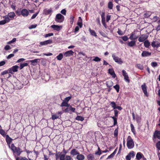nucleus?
Masks as SVG:
<instances>
[{"label":"nucleus","instance_id":"nucleus-1","mask_svg":"<svg viewBox=\"0 0 160 160\" xmlns=\"http://www.w3.org/2000/svg\"><path fill=\"white\" fill-rule=\"evenodd\" d=\"M11 148L14 153H16L18 156H19L22 152V151L19 147H17L13 144L11 145Z\"/></svg>","mask_w":160,"mask_h":160},{"label":"nucleus","instance_id":"nucleus-2","mask_svg":"<svg viewBox=\"0 0 160 160\" xmlns=\"http://www.w3.org/2000/svg\"><path fill=\"white\" fill-rule=\"evenodd\" d=\"M127 144L128 149L132 148L134 147V144L133 140L130 136H129L128 138Z\"/></svg>","mask_w":160,"mask_h":160},{"label":"nucleus","instance_id":"nucleus-3","mask_svg":"<svg viewBox=\"0 0 160 160\" xmlns=\"http://www.w3.org/2000/svg\"><path fill=\"white\" fill-rule=\"evenodd\" d=\"M64 20V17L61 14H57L56 17L55 21L58 22H62Z\"/></svg>","mask_w":160,"mask_h":160},{"label":"nucleus","instance_id":"nucleus-4","mask_svg":"<svg viewBox=\"0 0 160 160\" xmlns=\"http://www.w3.org/2000/svg\"><path fill=\"white\" fill-rule=\"evenodd\" d=\"M112 57L114 61L119 64H122L123 63V61L122 60L121 58L118 57L116 56L114 54L112 55Z\"/></svg>","mask_w":160,"mask_h":160},{"label":"nucleus","instance_id":"nucleus-5","mask_svg":"<svg viewBox=\"0 0 160 160\" xmlns=\"http://www.w3.org/2000/svg\"><path fill=\"white\" fill-rule=\"evenodd\" d=\"M148 36L145 34H142L138 39V40L140 42H144L147 39Z\"/></svg>","mask_w":160,"mask_h":160},{"label":"nucleus","instance_id":"nucleus-6","mask_svg":"<svg viewBox=\"0 0 160 160\" xmlns=\"http://www.w3.org/2000/svg\"><path fill=\"white\" fill-rule=\"evenodd\" d=\"M122 73L123 76L124 77V79L125 81L128 83L129 82L130 80L129 79L128 73L126 72V71L124 70H123L122 71Z\"/></svg>","mask_w":160,"mask_h":160},{"label":"nucleus","instance_id":"nucleus-7","mask_svg":"<svg viewBox=\"0 0 160 160\" xmlns=\"http://www.w3.org/2000/svg\"><path fill=\"white\" fill-rule=\"evenodd\" d=\"M142 89L145 95L148 97V94L147 91V88L145 83H144L141 86Z\"/></svg>","mask_w":160,"mask_h":160},{"label":"nucleus","instance_id":"nucleus-8","mask_svg":"<svg viewBox=\"0 0 160 160\" xmlns=\"http://www.w3.org/2000/svg\"><path fill=\"white\" fill-rule=\"evenodd\" d=\"M21 13L23 17H26L28 15L29 12L27 9H23L21 11Z\"/></svg>","mask_w":160,"mask_h":160},{"label":"nucleus","instance_id":"nucleus-9","mask_svg":"<svg viewBox=\"0 0 160 160\" xmlns=\"http://www.w3.org/2000/svg\"><path fill=\"white\" fill-rule=\"evenodd\" d=\"M52 40L51 39H49L46 41H45L43 42H40V45L42 46L48 45V44H50L52 43Z\"/></svg>","mask_w":160,"mask_h":160},{"label":"nucleus","instance_id":"nucleus-10","mask_svg":"<svg viewBox=\"0 0 160 160\" xmlns=\"http://www.w3.org/2000/svg\"><path fill=\"white\" fill-rule=\"evenodd\" d=\"M51 27L54 30L57 31H60L62 28L61 26H59L57 25H53L51 26Z\"/></svg>","mask_w":160,"mask_h":160},{"label":"nucleus","instance_id":"nucleus-11","mask_svg":"<svg viewBox=\"0 0 160 160\" xmlns=\"http://www.w3.org/2000/svg\"><path fill=\"white\" fill-rule=\"evenodd\" d=\"M151 54V53L146 51H143L141 54V56L142 57H146L150 56Z\"/></svg>","mask_w":160,"mask_h":160},{"label":"nucleus","instance_id":"nucleus-12","mask_svg":"<svg viewBox=\"0 0 160 160\" xmlns=\"http://www.w3.org/2000/svg\"><path fill=\"white\" fill-rule=\"evenodd\" d=\"M74 52L72 50L68 51L64 53V55L66 57H69L73 55Z\"/></svg>","mask_w":160,"mask_h":160},{"label":"nucleus","instance_id":"nucleus-13","mask_svg":"<svg viewBox=\"0 0 160 160\" xmlns=\"http://www.w3.org/2000/svg\"><path fill=\"white\" fill-rule=\"evenodd\" d=\"M38 59H35L34 60H28L26 61L27 62H31V64L33 66H35L36 65L37 63L38 62Z\"/></svg>","mask_w":160,"mask_h":160},{"label":"nucleus","instance_id":"nucleus-14","mask_svg":"<svg viewBox=\"0 0 160 160\" xmlns=\"http://www.w3.org/2000/svg\"><path fill=\"white\" fill-rule=\"evenodd\" d=\"M16 85L17 89H20L22 88V84L20 81L17 80L16 82Z\"/></svg>","mask_w":160,"mask_h":160},{"label":"nucleus","instance_id":"nucleus-15","mask_svg":"<svg viewBox=\"0 0 160 160\" xmlns=\"http://www.w3.org/2000/svg\"><path fill=\"white\" fill-rule=\"evenodd\" d=\"M151 45L153 48H157L159 46V43L158 41H155L152 43Z\"/></svg>","mask_w":160,"mask_h":160},{"label":"nucleus","instance_id":"nucleus-16","mask_svg":"<svg viewBox=\"0 0 160 160\" xmlns=\"http://www.w3.org/2000/svg\"><path fill=\"white\" fill-rule=\"evenodd\" d=\"M138 38V36L136 35L135 33L133 32L131 33L129 37V39L131 40H135L137 39Z\"/></svg>","mask_w":160,"mask_h":160},{"label":"nucleus","instance_id":"nucleus-17","mask_svg":"<svg viewBox=\"0 0 160 160\" xmlns=\"http://www.w3.org/2000/svg\"><path fill=\"white\" fill-rule=\"evenodd\" d=\"M70 154L73 156H74L75 155L79 154V153L78 152L77 150L74 149H72L71 151L70 152Z\"/></svg>","mask_w":160,"mask_h":160},{"label":"nucleus","instance_id":"nucleus-18","mask_svg":"<svg viewBox=\"0 0 160 160\" xmlns=\"http://www.w3.org/2000/svg\"><path fill=\"white\" fill-rule=\"evenodd\" d=\"M143 155L140 152H138L137 153L136 155V158L138 160H140Z\"/></svg>","mask_w":160,"mask_h":160},{"label":"nucleus","instance_id":"nucleus-19","mask_svg":"<svg viewBox=\"0 0 160 160\" xmlns=\"http://www.w3.org/2000/svg\"><path fill=\"white\" fill-rule=\"evenodd\" d=\"M52 12V10L51 9H46L44 11V14L46 15L51 14Z\"/></svg>","mask_w":160,"mask_h":160},{"label":"nucleus","instance_id":"nucleus-20","mask_svg":"<svg viewBox=\"0 0 160 160\" xmlns=\"http://www.w3.org/2000/svg\"><path fill=\"white\" fill-rule=\"evenodd\" d=\"M108 72L112 76V77L114 78H115L116 76L114 71L112 69H109Z\"/></svg>","mask_w":160,"mask_h":160},{"label":"nucleus","instance_id":"nucleus-21","mask_svg":"<svg viewBox=\"0 0 160 160\" xmlns=\"http://www.w3.org/2000/svg\"><path fill=\"white\" fill-rule=\"evenodd\" d=\"M127 44L129 46L132 47L136 45V41H132L130 42H128Z\"/></svg>","mask_w":160,"mask_h":160},{"label":"nucleus","instance_id":"nucleus-22","mask_svg":"<svg viewBox=\"0 0 160 160\" xmlns=\"http://www.w3.org/2000/svg\"><path fill=\"white\" fill-rule=\"evenodd\" d=\"M154 136L155 138H157L159 139H160V131H155Z\"/></svg>","mask_w":160,"mask_h":160},{"label":"nucleus","instance_id":"nucleus-23","mask_svg":"<svg viewBox=\"0 0 160 160\" xmlns=\"http://www.w3.org/2000/svg\"><path fill=\"white\" fill-rule=\"evenodd\" d=\"M113 82L111 81H108L106 82V85L108 88L112 87L113 85Z\"/></svg>","mask_w":160,"mask_h":160},{"label":"nucleus","instance_id":"nucleus-24","mask_svg":"<svg viewBox=\"0 0 160 160\" xmlns=\"http://www.w3.org/2000/svg\"><path fill=\"white\" fill-rule=\"evenodd\" d=\"M117 151V149H116L107 158V159H108L113 158V157L115 155V154L116 153Z\"/></svg>","mask_w":160,"mask_h":160},{"label":"nucleus","instance_id":"nucleus-25","mask_svg":"<svg viewBox=\"0 0 160 160\" xmlns=\"http://www.w3.org/2000/svg\"><path fill=\"white\" fill-rule=\"evenodd\" d=\"M84 158V156L82 154H78L77 156V158L78 160H83Z\"/></svg>","mask_w":160,"mask_h":160},{"label":"nucleus","instance_id":"nucleus-26","mask_svg":"<svg viewBox=\"0 0 160 160\" xmlns=\"http://www.w3.org/2000/svg\"><path fill=\"white\" fill-rule=\"evenodd\" d=\"M7 15L9 18L12 19L13 18L15 17V15L14 12H11L9 13Z\"/></svg>","mask_w":160,"mask_h":160},{"label":"nucleus","instance_id":"nucleus-27","mask_svg":"<svg viewBox=\"0 0 160 160\" xmlns=\"http://www.w3.org/2000/svg\"><path fill=\"white\" fill-rule=\"evenodd\" d=\"M144 46L147 48H149L150 46V43L147 40L145 41L144 42Z\"/></svg>","mask_w":160,"mask_h":160},{"label":"nucleus","instance_id":"nucleus-28","mask_svg":"<svg viewBox=\"0 0 160 160\" xmlns=\"http://www.w3.org/2000/svg\"><path fill=\"white\" fill-rule=\"evenodd\" d=\"M78 25L79 26L80 28H82V19L81 17H79L78 21Z\"/></svg>","mask_w":160,"mask_h":160},{"label":"nucleus","instance_id":"nucleus-29","mask_svg":"<svg viewBox=\"0 0 160 160\" xmlns=\"http://www.w3.org/2000/svg\"><path fill=\"white\" fill-rule=\"evenodd\" d=\"M6 140L8 144H10L12 140V139L8 135L6 136Z\"/></svg>","mask_w":160,"mask_h":160},{"label":"nucleus","instance_id":"nucleus-30","mask_svg":"<svg viewBox=\"0 0 160 160\" xmlns=\"http://www.w3.org/2000/svg\"><path fill=\"white\" fill-rule=\"evenodd\" d=\"M28 63L27 62H25L23 63H21L20 66V70L22 69L24 67L28 66Z\"/></svg>","mask_w":160,"mask_h":160},{"label":"nucleus","instance_id":"nucleus-31","mask_svg":"<svg viewBox=\"0 0 160 160\" xmlns=\"http://www.w3.org/2000/svg\"><path fill=\"white\" fill-rule=\"evenodd\" d=\"M89 31L90 32L91 35L92 36H94L95 37H97V36L96 32L95 31L93 30H91L90 28L89 29Z\"/></svg>","mask_w":160,"mask_h":160},{"label":"nucleus","instance_id":"nucleus-32","mask_svg":"<svg viewBox=\"0 0 160 160\" xmlns=\"http://www.w3.org/2000/svg\"><path fill=\"white\" fill-rule=\"evenodd\" d=\"M12 68L13 72H17L19 68V66L17 65H15L12 67Z\"/></svg>","mask_w":160,"mask_h":160},{"label":"nucleus","instance_id":"nucleus-33","mask_svg":"<svg viewBox=\"0 0 160 160\" xmlns=\"http://www.w3.org/2000/svg\"><path fill=\"white\" fill-rule=\"evenodd\" d=\"M130 127L131 128V130L132 132L133 133V134L135 135L136 134L134 128V127L132 124H130Z\"/></svg>","mask_w":160,"mask_h":160},{"label":"nucleus","instance_id":"nucleus-34","mask_svg":"<svg viewBox=\"0 0 160 160\" xmlns=\"http://www.w3.org/2000/svg\"><path fill=\"white\" fill-rule=\"evenodd\" d=\"M3 18L5 19L4 20L5 22H6V23L9 22L10 20L8 16V15L4 16Z\"/></svg>","mask_w":160,"mask_h":160},{"label":"nucleus","instance_id":"nucleus-35","mask_svg":"<svg viewBox=\"0 0 160 160\" xmlns=\"http://www.w3.org/2000/svg\"><path fill=\"white\" fill-rule=\"evenodd\" d=\"M16 160H28V159L25 157H17L16 158Z\"/></svg>","mask_w":160,"mask_h":160},{"label":"nucleus","instance_id":"nucleus-36","mask_svg":"<svg viewBox=\"0 0 160 160\" xmlns=\"http://www.w3.org/2000/svg\"><path fill=\"white\" fill-rule=\"evenodd\" d=\"M69 105L68 104L67 102L63 101L62 103L61 104V106L62 107L63 106H66V107H69Z\"/></svg>","mask_w":160,"mask_h":160},{"label":"nucleus","instance_id":"nucleus-37","mask_svg":"<svg viewBox=\"0 0 160 160\" xmlns=\"http://www.w3.org/2000/svg\"><path fill=\"white\" fill-rule=\"evenodd\" d=\"M113 88L116 90L117 92H119V91L120 87L117 84L116 85L114 86H113Z\"/></svg>","mask_w":160,"mask_h":160},{"label":"nucleus","instance_id":"nucleus-38","mask_svg":"<svg viewBox=\"0 0 160 160\" xmlns=\"http://www.w3.org/2000/svg\"><path fill=\"white\" fill-rule=\"evenodd\" d=\"M63 57V55L62 53H60L57 57V58L58 60H61Z\"/></svg>","mask_w":160,"mask_h":160},{"label":"nucleus","instance_id":"nucleus-39","mask_svg":"<svg viewBox=\"0 0 160 160\" xmlns=\"http://www.w3.org/2000/svg\"><path fill=\"white\" fill-rule=\"evenodd\" d=\"M76 119L77 120L82 121H83L84 120V118L83 117L78 116L77 117Z\"/></svg>","mask_w":160,"mask_h":160},{"label":"nucleus","instance_id":"nucleus-40","mask_svg":"<svg viewBox=\"0 0 160 160\" xmlns=\"http://www.w3.org/2000/svg\"><path fill=\"white\" fill-rule=\"evenodd\" d=\"M61 153L60 152H56L55 154L56 159H58V158H60V156L61 155Z\"/></svg>","mask_w":160,"mask_h":160},{"label":"nucleus","instance_id":"nucleus-41","mask_svg":"<svg viewBox=\"0 0 160 160\" xmlns=\"http://www.w3.org/2000/svg\"><path fill=\"white\" fill-rule=\"evenodd\" d=\"M110 105H111L112 107L114 109L116 108V104L114 102H110Z\"/></svg>","mask_w":160,"mask_h":160},{"label":"nucleus","instance_id":"nucleus-42","mask_svg":"<svg viewBox=\"0 0 160 160\" xmlns=\"http://www.w3.org/2000/svg\"><path fill=\"white\" fill-rule=\"evenodd\" d=\"M151 15V13L150 12H147L144 14V17L145 18H148Z\"/></svg>","mask_w":160,"mask_h":160},{"label":"nucleus","instance_id":"nucleus-43","mask_svg":"<svg viewBox=\"0 0 160 160\" xmlns=\"http://www.w3.org/2000/svg\"><path fill=\"white\" fill-rule=\"evenodd\" d=\"M108 8L110 9H111L112 8L113 4L112 2H108Z\"/></svg>","mask_w":160,"mask_h":160},{"label":"nucleus","instance_id":"nucleus-44","mask_svg":"<svg viewBox=\"0 0 160 160\" xmlns=\"http://www.w3.org/2000/svg\"><path fill=\"white\" fill-rule=\"evenodd\" d=\"M128 155H130L131 158H133L135 156V154L133 151H132L129 153Z\"/></svg>","mask_w":160,"mask_h":160},{"label":"nucleus","instance_id":"nucleus-45","mask_svg":"<svg viewBox=\"0 0 160 160\" xmlns=\"http://www.w3.org/2000/svg\"><path fill=\"white\" fill-rule=\"evenodd\" d=\"M136 67L140 70H142L143 69V66L140 64H137L136 65Z\"/></svg>","mask_w":160,"mask_h":160},{"label":"nucleus","instance_id":"nucleus-46","mask_svg":"<svg viewBox=\"0 0 160 160\" xmlns=\"http://www.w3.org/2000/svg\"><path fill=\"white\" fill-rule=\"evenodd\" d=\"M0 133L3 136H5L6 135L5 132L2 129H0Z\"/></svg>","mask_w":160,"mask_h":160},{"label":"nucleus","instance_id":"nucleus-47","mask_svg":"<svg viewBox=\"0 0 160 160\" xmlns=\"http://www.w3.org/2000/svg\"><path fill=\"white\" fill-rule=\"evenodd\" d=\"M59 117V116L57 114H53L52 116V119L53 120H55L56 119L58 118Z\"/></svg>","mask_w":160,"mask_h":160},{"label":"nucleus","instance_id":"nucleus-48","mask_svg":"<svg viewBox=\"0 0 160 160\" xmlns=\"http://www.w3.org/2000/svg\"><path fill=\"white\" fill-rule=\"evenodd\" d=\"M65 155L64 154H61L60 157V160H65Z\"/></svg>","mask_w":160,"mask_h":160},{"label":"nucleus","instance_id":"nucleus-49","mask_svg":"<svg viewBox=\"0 0 160 160\" xmlns=\"http://www.w3.org/2000/svg\"><path fill=\"white\" fill-rule=\"evenodd\" d=\"M101 58H99L98 57H95L93 59V61H95V62H99L101 61Z\"/></svg>","mask_w":160,"mask_h":160},{"label":"nucleus","instance_id":"nucleus-50","mask_svg":"<svg viewBox=\"0 0 160 160\" xmlns=\"http://www.w3.org/2000/svg\"><path fill=\"white\" fill-rule=\"evenodd\" d=\"M101 17L102 20H105V13L104 12H102L101 14Z\"/></svg>","mask_w":160,"mask_h":160},{"label":"nucleus","instance_id":"nucleus-51","mask_svg":"<svg viewBox=\"0 0 160 160\" xmlns=\"http://www.w3.org/2000/svg\"><path fill=\"white\" fill-rule=\"evenodd\" d=\"M121 38H122V40L124 41H127L128 39V38L127 37V36H124L122 37Z\"/></svg>","mask_w":160,"mask_h":160},{"label":"nucleus","instance_id":"nucleus-52","mask_svg":"<svg viewBox=\"0 0 160 160\" xmlns=\"http://www.w3.org/2000/svg\"><path fill=\"white\" fill-rule=\"evenodd\" d=\"M71 98V97H68L66 98L64 100H63L66 102H67L69 101V100Z\"/></svg>","mask_w":160,"mask_h":160},{"label":"nucleus","instance_id":"nucleus-53","mask_svg":"<svg viewBox=\"0 0 160 160\" xmlns=\"http://www.w3.org/2000/svg\"><path fill=\"white\" fill-rule=\"evenodd\" d=\"M74 17L72 16H71L70 17V23L71 24H72L73 23L74 21Z\"/></svg>","mask_w":160,"mask_h":160},{"label":"nucleus","instance_id":"nucleus-54","mask_svg":"<svg viewBox=\"0 0 160 160\" xmlns=\"http://www.w3.org/2000/svg\"><path fill=\"white\" fill-rule=\"evenodd\" d=\"M16 38H13V39L11 41L8 42V44H10L11 43H13V42H16Z\"/></svg>","mask_w":160,"mask_h":160},{"label":"nucleus","instance_id":"nucleus-55","mask_svg":"<svg viewBox=\"0 0 160 160\" xmlns=\"http://www.w3.org/2000/svg\"><path fill=\"white\" fill-rule=\"evenodd\" d=\"M87 158L88 159L92 160L93 158V156L92 155L90 154L88 156Z\"/></svg>","mask_w":160,"mask_h":160},{"label":"nucleus","instance_id":"nucleus-56","mask_svg":"<svg viewBox=\"0 0 160 160\" xmlns=\"http://www.w3.org/2000/svg\"><path fill=\"white\" fill-rule=\"evenodd\" d=\"M72 159L70 156L66 155L65 156V160H71Z\"/></svg>","mask_w":160,"mask_h":160},{"label":"nucleus","instance_id":"nucleus-57","mask_svg":"<svg viewBox=\"0 0 160 160\" xmlns=\"http://www.w3.org/2000/svg\"><path fill=\"white\" fill-rule=\"evenodd\" d=\"M156 146L158 149L160 150V141H159L157 142Z\"/></svg>","mask_w":160,"mask_h":160},{"label":"nucleus","instance_id":"nucleus-58","mask_svg":"<svg viewBox=\"0 0 160 160\" xmlns=\"http://www.w3.org/2000/svg\"><path fill=\"white\" fill-rule=\"evenodd\" d=\"M53 35V33H49L48 34H46L45 35L44 37L45 38H47L48 37H50L51 36H52Z\"/></svg>","mask_w":160,"mask_h":160},{"label":"nucleus","instance_id":"nucleus-59","mask_svg":"<svg viewBox=\"0 0 160 160\" xmlns=\"http://www.w3.org/2000/svg\"><path fill=\"white\" fill-rule=\"evenodd\" d=\"M112 118L113 119L114 122V125H115L117 123V118L114 117H112Z\"/></svg>","mask_w":160,"mask_h":160},{"label":"nucleus","instance_id":"nucleus-60","mask_svg":"<svg viewBox=\"0 0 160 160\" xmlns=\"http://www.w3.org/2000/svg\"><path fill=\"white\" fill-rule=\"evenodd\" d=\"M118 129H116L114 131V136L115 137H117L118 136Z\"/></svg>","mask_w":160,"mask_h":160},{"label":"nucleus","instance_id":"nucleus-61","mask_svg":"<svg viewBox=\"0 0 160 160\" xmlns=\"http://www.w3.org/2000/svg\"><path fill=\"white\" fill-rule=\"evenodd\" d=\"M38 13H39V12L35 13V14H34L32 16V17H31V19H33L35 18L37 16V15H38Z\"/></svg>","mask_w":160,"mask_h":160},{"label":"nucleus","instance_id":"nucleus-62","mask_svg":"<svg viewBox=\"0 0 160 160\" xmlns=\"http://www.w3.org/2000/svg\"><path fill=\"white\" fill-rule=\"evenodd\" d=\"M14 54H11L8 55L7 57V58L8 59H9L13 57L14 56Z\"/></svg>","mask_w":160,"mask_h":160},{"label":"nucleus","instance_id":"nucleus-63","mask_svg":"<svg viewBox=\"0 0 160 160\" xmlns=\"http://www.w3.org/2000/svg\"><path fill=\"white\" fill-rule=\"evenodd\" d=\"M66 10L65 9H63L61 11V13L62 14L65 15H66Z\"/></svg>","mask_w":160,"mask_h":160},{"label":"nucleus","instance_id":"nucleus-64","mask_svg":"<svg viewBox=\"0 0 160 160\" xmlns=\"http://www.w3.org/2000/svg\"><path fill=\"white\" fill-rule=\"evenodd\" d=\"M151 65L153 67H156L157 66V63L156 62H152L151 63Z\"/></svg>","mask_w":160,"mask_h":160}]
</instances>
